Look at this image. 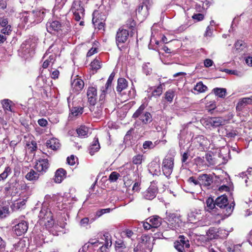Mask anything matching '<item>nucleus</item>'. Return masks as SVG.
Listing matches in <instances>:
<instances>
[{
	"instance_id": "obj_18",
	"label": "nucleus",
	"mask_w": 252,
	"mask_h": 252,
	"mask_svg": "<svg viewBox=\"0 0 252 252\" xmlns=\"http://www.w3.org/2000/svg\"><path fill=\"white\" fill-rule=\"evenodd\" d=\"M53 214L51 211L48 208L44 206L42 207L38 217L42 221L45 219H49V218H51Z\"/></svg>"
},
{
	"instance_id": "obj_35",
	"label": "nucleus",
	"mask_w": 252,
	"mask_h": 252,
	"mask_svg": "<svg viewBox=\"0 0 252 252\" xmlns=\"http://www.w3.org/2000/svg\"><path fill=\"white\" fill-rule=\"evenodd\" d=\"M12 101L9 99H3L1 101V104L4 110L12 111L11 109Z\"/></svg>"
},
{
	"instance_id": "obj_5",
	"label": "nucleus",
	"mask_w": 252,
	"mask_h": 252,
	"mask_svg": "<svg viewBox=\"0 0 252 252\" xmlns=\"http://www.w3.org/2000/svg\"><path fill=\"white\" fill-rule=\"evenodd\" d=\"M174 167V159L169 157L163 159L162 162V171L164 175L168 177L171 174Z\"/></svg>"
},
{
	"instance_id": "obj_32",
	"label": "nucleus",
	"mask_w": 252,
	"mask_h": 252,
	"mask_svg": "<svg viewBox=\"0 0 252 252\" xmlns=\"http://www.w3.org/2000/svg\"><path fill=\"white\" fill-rule=\"evenodd\" d=\"M194 90L198 93H203L207 90V87L204 85L202 82H199L194 86Z\"/></svg>"
},
{
	"instance_id": "obj_22",
	"label": "nucleus",
	"mask_w": 252,
	"mask_h": 252,
	"mask_svg": "<svg viewBox=\"0 0 252 252\" xmlns=\"http://www.w3.org/2000/svg\"><path fill=\"white\" fill-rule=\"evenodd\" d=\"M127 87V81L124 78H119L118 80L116 90L118 93H121Z\"/></svg>"
},
{
	"instance_id": "obj_57",
	"label": "nucleus",
	"mask_w": 252,
	"mask_h": 252,
	"mask_svg": "<svg viewBox=\"0 0 252 252\" xmlns=\"http://www.w3.org/2000/svg\"><path fill=\"white\" fill-rule=\"evenodd\" d=\"M67 163L71 165H73L75 163V158L73 155H71L70 157L67 158Z\"/></svg>"
},
{
	"instance_id": "obj_64",
	"label": "nucleus",
	"mask_w": 252,
	"mask_h": 252,
	"mask_svg": "<svg viewBox=\"0 0 252 252\" xmlns=\"http://www.w3.org/2000/svg\"><path fill=\"white\" fill-rule=\"evenodd\" d=\"M89 222V219L88 218H84L80 221V225L83 226H86Z\"/></svg>"
},
{
	"instance_id": "obj_13",
	"label": "nucleus",
	"mask_w": 252,
	"mask_h": 252,
	"mask_svg": "<svg viewBox=\"0 0 252 252\" xmlns=\"http://www.w3.org/2000/svg\"><path fill=\"white\" fill-rule=\"evenodd\" d=\"M28 222L22 220L13 227V230L17 236L24 234L28 230Z\"/></svg>"
},
{
	"instance_id": "obj_9",
	"label": "nucleus",
	"mask_w": 252,
	"mask_h": 252,
	"mask_svg": "<svg viewBox=\"0 0 252 252\" xmlns=\"http://www.w3.org/2000/svg\"><path fill=\"white\" fill-rule=\"evenodd\" d=\"M64 27L58 21L48 22L46 24L47 31L53 34H55L56 32H59L60 31L63 32Z\"/></svg>"
},
{
	"instance_id": "obj_20",
	"label": "nucleus",
	"mask_w": 252,
	"mask_h": 252,
	"mask_svg": "<svg viewBox=\"0 0 252 252\" xmlns=\"http://www.w3.org/2000/svg\"><path fill=\"white\" fill-rule=\"evenodd\" d=\"M47 147L54 151H56L60 148V143L59 140L56 138H52L48 140L46 142Z\"/></svg>"
},
{
	"instance_id": "obj_50",
	"label": "nucleus",
	"mask_w": 252,
	"mask_h": 252,
	"mask_svg": "<svg viewBox=\"0 0 252 252\" xmlns=\"http://www.w3.org/2000/svg\"><path fill=\"white\" fill-rule=\"evenodd\" d=\"M162 87L161 85H160L153 91L152 94L154 96H159L162 94Z\"/></svg>"
},
{
	"instance_id": "obj_3",
	"label": "nucleus",
	"mask_w": 252,
	"mask_h": 252,
	"mask_svg": "<svg viewBox=\"0 0 252 252\" xmlns=\"http://www.w3.org/2000/svg\"><path fill=\"white\" fill-rule=\"evenodd\" d=\"M145 108V105L142 104L133 114L132 118L134 119L138 118L143 124H147L152 121V117L150 113L144 111Z\"/></svg>"
},
{
	"instance_id": "obj_54",
	"label": "nucleus",
	"mask_w": 252,
	"mask_h": 252,
	"mask_svg": "<svg viewBox=\"0 0 252 252\" xmlns=\"http://www.w3.org/2000/svg\"><path fill=\"white\" fill-rule=\"evenodd\" d=\"M11 31V26L9 25L3 27V28L1 30V32L4 34L9 35Z\"/></svg>"
},
{
	"instance_id": "obj_6",
	"label": "nucleus",
	"mask_w": 252,
	"mask_h": 252,
	"mask_svg": "<svg viewBox=\"0 0 252 252\" xmlns=\"http://www.w3.org/2000/svg\"><path fill=\"white\" fill-rule=\"evenodd\" d=\"M158 190V187L152 184L145 191L142 192L143 198L146 200H152L156 197Z\"/></svg>"
},
{
	"instance_id": "obj_17",
	"label": "nucleus",
	"mask_w": 252,
	"mask_h": 252,
	"mask_svg": "<svg viewBox=\"0 0 252 252\" xmlns=\"http://www.w3.org/2000/svg\"><path fill=\"white\" fill-rule=\"evenodd\" d=\"M252 104V96L250 97H245L239 99L237 106L236 110L241 111L242 109L248 104Z\"/></svg>"
},
{
	"instance_id": "obj_56",
	"label": "nucleus",
	"mask_w": 252,
	"mask_h": 252,
	"mask_svg": "<svg viewBox=\"0 0 252 252\" xmlns=\"http://www.w3.org/2000/svg\"><path fill=\"white\" fill-rule=\"evenodd\" d=\"M174 97V94L172 92H167L165 94V99L168 101H172Z\"/></svg>"
},
{
	"instance_id": "obj_25",
	"label": "nucleus",
	"mask_w": 252,
	"mask_h": 252,
	"mask_svg": "<svg viewBox=\"0 0 252 252\" xmlns=\"http://www.w3.org/2000/svg\"><path fill=\"white\" fill-rule=\"evenodd\" d=\"M149 171L153 176H159L160 175V166L157 163H154L150 165Z\"/></svg>"
},
{
	"instance_id": "obj_14",
	"label": "nucleus",
	"mask_w": 252,
	"mask_h": 252,
	"mask_svg": "<svg viewBox=\"0 0 252 252\" xmlns=\"http://www.w3.org/2000/svg\"><path fill=\"white\" fill-rule=\"evenodd\" d=\"M49 167V163L47 159H39L35 165L34 168L39 172L42 173L46 172Z\"/></svg>"
},
{
	"instance_id": "obj_33",
	"label": "nucleus",
	"mask_w": 252,
	"mask_h": 252,
	"mask_svg": "<svg viewBox=\"0 0 252 252\" xmlns=\"http://www.w3.org/2000/svg\"><path fill=\"white\" fill-rule=\"evenodd\" d=\"M213 91L216 95L222 98L225 97L226 93V90L224 88H216L214 89Z\"/></svg>"
},
{
	"instance_id": "obj_49",
	"label": "nucleus",
	"mask_w": 252,
	"mask_h": 252,
	"mask_svg": "<svg viewBox=\"0 0 252 252\" xmlns=\"http://www.w3.org/2000/svg\"><path fill=\"white\" fill-rule=\"evenodd\" d=\"M235 47L237 50H242L245 47V44L242 40H238L235 44Z\"/></svg>"
},
{
	"instance_id": "obj_62",
	"label": "nucleus",
	"mask_w": 252,
	"mask_h": 252,
	"mask_svg": "<svg viewBox=\"0 0 252 252\" xmlns=\"http://www.w3.org/2000/svg\"><path fill=\"white\" fill-rule=\"evenodd\" d=\"M213 61L210 59H206L204 61V65L206 67H208L212 66L213 64Z\"/></svg>"
},
{
	"instance_id": "obj_12",
	"label": "nucleus",
	"mask_w": 252,
	"mask_h": 252,
	"mask_svg": "<svg viewBox=\"0 0 252 252\" xmlns=\"http://www.w3.org/2000/svg\"><path fill=\"white\" fill-rule=\"evenodd\" d=\"M200 180V187H203L207 189H210L211 184L213 183V176L210 174H203L200 175L198 177Z\"/></svg>"
},
{
	"instance_id": "obj_38",
	"label": "nucleus",
	"mask_w": 252,
	"mask_h": 252,
	"mask_svg": "<svg viewBox=\"0 0 252 252\" xmlns=\"http://www.w3.org/2000/svg\"><path fill=\"white\" fill-rule=\"evenodd\" d=\"M220 71H224L229 74L235 75L238 77H241L243 75V73L242 72L238 71L237 70H230L228 69H222L220 68Z\"/></svg>"
},
{
	"instance_id": "obj_37",
	"label": "nucleus",
	"mask_w": 252,
	"mask_h": 252,
	"mask_svg": "<svg viewBox=\"0 0 252 252\" xmlns=\"http://www.w3.org/2000/svg\"><path fill=\"white\" fill-rule=\"evenodd\" d=\"M195 142H197L199 146V147L203 148L206 146L207 143V140L203 136H199L195 138Z\"/></svg>"
},
{
	"instance_id": "obj_60",
	"label": "nucleus",
	"mask_w": 252,
	"mask_h": 252,
	"mask_svg": "<svg viewBox=\"0 0 252 252\" xmlns=\"http://www.w3.org/2000/svg\"><path fill=\"white\" fill-rule=\"evenodd\" d=\"M213 29H211L209 26H208L206 29V31L204 33L205 36H211L212 35Z\"/></svg>"
},
{
	"instance_id": "obj_16",
	"label": "nucleus",
	"mask_w": 252,
	"mask_h": 252,
	"mask_svg": "<svg viewBox=\"0 0 252 252\" xmlns=\"http://www.w3.org/2000/svg\"><path fill=\"white\" fill-rule=\"evenodd\" d=\"M84 86V81L80 78H76L74 79L71 83V87L73 91L77 93L82 90L83 89Z\"/></svg>"
},
{
	"instance_id": "obj_27",
	"label": "nucleus",
	"mask_w": 252,
	"mask_h": 252,
	"mask_svg": "<svg viewBox=\"0 0 252 252\" xmlns=\"http://www.w3.org/2000/svg\"><path fill=\"white\" fill-rule=\"evenodd\" d=\"M206 203L208 208V211L210 210L215 213L217 212L216 205V199L214 200L212 197H210L206 200Z\"/></svg>"
},
{
	"instance_id": "obj_63",
	"label": "nucleus",
	"mask_w": 252,
	"mask_h": 252,
	"mask_svg": "<svg viewBox=\"0 0 252 252\" xmlns=\"http://www.w3.org/2000/svg\"><path fill=\"white\" fill-rule=\"evenodd\" d=\"M96 48H92L87 53V57H91L93 54H94L95 53H96L97 51Z\"/></svg>"
},
{
	"instance_id": "obj_59",
	"label": "nucleus",
	"mask_w": 252,
	"mask_h": 252,
	"mask_svg": "<svg viewBox=\"0 0 252 252\" xmlns=\"http://www.w3.org/2000/svg\"><path fill=\"white\" fill-rule=\"evenodd\" d=\"M38 124L41 126H45L47 125L48 122L46 120L42 118L38 120Z\"/></svg>"
},
{
	"instance_id": "obj_51",
	"label": "nucleus",
	"mask_w": 252,
	"mask_h": 252,
	"mask_svg": "<svg viewBox=\"0 0 252 252\" xmlns=\"http://www.w3.org/2000/svg\"><path fill=\"white\" fill-rule=\"evenodd\" d=\"M126 26L128 28L133 30L136 26V23L133 19H129L126 21Z\"/></svg>"
},
{
	"instance_id": "obj_31",
	"label": "nucleus",
	"mask_w": 252,
	"mask_h": 252,
	"mask_svg": "<svg viewBox=\"0 0 252 252\" xmlns=\"http://www.w3.org/2000/svg\"><path fill=\"white\" fill-rule=\"evenodd\" d=\"M207 235L208 238L210 240L217 239L219 237L217 229L214 228H210L207 232Z\"/></svg>"
},
{
	"instance_id": "obj_24",
	"label": "nucleus",
	"mask_w": 252,
	"mask_h": 252,
	"mask_svg": "<svg viewBox=\"0 0 252 252\" xmlns=\"http://www.w3.org/2000/svg\"><path fill=\"white\" fill-rule=\"evenodd\" d=\"M100 149V145L98 142V138L95 137L89 148V153L92 156L94 153L97 152Z\"/></svg>"
},
{
	"instance_id": "obj_43",
	"label": "nucleus",
	"mask_w": 252,
	"mask_h": 252,
	"mask_svg": "<svg viewBox=\"0 0 252 252\" xmlns=\"http://www.w3.org/2000/svg\"><path fill=\"white\" fill-rule=\"evenodd\" d=\"M120 177V175L119 173L117 172L114 171L112 172L109 176V180L110 182H116L119 177Z\"/></svg>"
},
{
	"instance_id": "obj_4",
	"label": "nucleus",
	"mask_w": 252,
	"mask_h": 252,
	"mask_svg": "<svg viewBox=\"0 0 252 252\" xmlns=\"http://www.w3.org/2000/svg\"><path fill=\"white\" fill-rule=\"evenodd\" d=\"M81 1L79 0H74L71 5L70 11L74 15V18L77 21H79L84 15V9L81 5Z\"/></svg>"
},
{
	"instance_id": "obj_40",
	"label": "nucleus",
	"mask_w": 252,
	"mask_h": 252,
	"mask_svg": "<svg viewBox=\"0 0 252 252\" xmlns=\"http://www.w3.org/2000/svg\"><path fill=\"white\" fill-rule=\"evenodd\" d=\"M92 22L95 28H97L99 30L103 29L104 24L101 22H99L98 20L97 19H95L94 16L93 18Z\"/></svg>"
},
{
	"instance_id": "obj_23",
	"label": "nucleus",
	"mask_w": 252,
	"mask_h": 252,
	"mask_svg": "<svg viewBox=\"0 0 252 252\" xmlns=\"http://www.w3.org/2000/svg\"><path fill=\"white\" fill-rule=\"evenodd\" d=\"M150 225L152 227L157 228L159 227L162 222V219L158 216H154L149 218Z\"/></svg>"
},
{
	"instance_id": "obj_39",
	"label": "nucleus",
	"mask_w": 252,
	"mask_h": 252,
	"mask_svg": "<svg viewBox=\"0 0 252 252\" xmlns=\"http://www.w3.org/2000/svg\"><path fill=\"white\" fill-rule=\"evenodd\" d=\"M9 213V208L6 206L0 207V218L6 217Z\"/></svg>"
},
{
	"instance_id": "obj_15",
	"label": "nucleus",
	"mask_w": 252,
	"mask_h": 252,
	"mask_svg": "<svg viewBox=\"0 0 252 252\" xmlns=\"http://www.w3.org/2000/svg\"><path fill=\"white\" fill-rule=\"evenodd\" d=\"M97 96V90L95 88L89 87L87 91V96L90 104L93 106L96 103V98Z\"/></svg>"
},
{
	"instance_id": "obj_1",
	"label": "nucleus",
	"mask_w": 252,
	"mask_h": 252,
	"mask_svg": "<svg viewBox=\"0 0 252 252\" xmlns=\"http://www.w3.org/2000/svg\"><path fill=\"white\" fill-rule=\"evenodd\" d=\"M216 205L217 213L218 215L221 214L225 217H228L232 214L235 204L234 202L229 204L227 196L223 195L216 199Z\"/></svg>"
},
{
	"instance_id": "obj_34",
	"label": "nucleus",
	"mask_w": 252,
	"mask_h": 252,
	"mask_svg": "<svg viewBox=\"0 0 252 252\" xmlns=\"http://www.w3.org/2000/svg\"><path fill=\"white\" fill-rule=\"evenodd\" d=\"M9 184L15 189V191H18V185L19 184V180L16 177H12L8 182Z\"/></svg>"
},
{
	"instance_id": "obj_48",
	"label": "nucleus",
	"mask_w": 252,
	"mask_h": 252,
	"mask_svg": "<svg viewBox=\"0 0 252 252\" xmlns=\"http://www.w3.org/2000/svg\"><path fill=\"white\" fill-rule=\"evenodd\" d=\"M54 60L53 56H50L42 64V67L44 68H47L48 66L50 65V63H53Z\"/></svg>"
},
{
	"instance_id": "obj_44",
	"label": "nucleus",
	"mask_w": 252,
	"mask_h": 252,
	"mask_svg": "<svg viewBox=\"0 0 252 252\" xmlns=\"http://www.w3.org/2000/svg\"><path fill=\"white\" fill-rule=\"evenodd\" d=\"M143 160V156L141 155H137L135 156L132 158V162L134 164H140Z\"/></svg>"
},
{
	"instance_id": "obj_19",
	"label": "nucleus",
	"mask_w": 252,
	"mask_h": 252,
	"mask_svg": "<svg viewBox=\"0 0 252 252\" xmlns=\"http://www.w3.org/2000/svg\"><path fill=\"white\" fill-rule=\"evenodd\" d=\"M17 193H18V191H15V189L8 182L5 184L3 189V193L5 197H11Z\"/></svg>"
},
{
	"instance_id": "obj_42",
	"label": "nucleus",
	"mask_w": 252,
	"mask_h": 252,
	"mask_svg": "<svg viewBox=\"0 0 252 252\" xmlns=\"http://www.w3.org/2000/svg\"><path fill=\"white\" fill-rule=\"evenodd\" d=\"M92 69L97 70L101 67L100 62L98 59H95L91 63Z\"/></svg>"
},
{
	"instance_id": "obj_7",
	"label": "nucleus",
	"mask_w": 252,
	"mask_h": 252,
	"mask_svg": "<svg viewBox=\"0 0 252 252\" xmlns=\"http://www.w3.org/2000/svg\"><path fill=\"white\" fill-rule=\"evenodd\" d=\"M204 124L210 128L218 127L224 125L225 121L220 117H208L204 120Z\"/></svg>"
},
{
	"instance_id": "obj_29",
	"label": "nucleus",
	"mask_w": 252,
	"mask_h": 252,
	"mask_svg": "<svg viewBox=\"0 0 252 252\" xmlns=\"http://www.w3.org/2000/svg\"><path fill=\"white\" fill-rule=\"evenodd\" d=\"M115 75V73L114 72H112L111 74L110 75L105 86V90H104L103 91L111 92L112 82L113 80L114 79Z\"/></svg>"
},
{
	"instance_id": "obj_45",
	"label": "nucleus",
	"mask_w": 252,
	"mask_h": 252,
	"mask_svg": "<svg viewBox=\"0 0 252 252\" xmlns=\"http://www.w3.org/2000/svg\"><path fill=\"white\" fill-rule=\"evenodd\" d=\"M42 222L44 223L46 227L51 228L52 227L54 224V220H53V216L51 218H49V219H45L43 220Z\"/></svg>"
},
{
	"instance_id": "obj_10",
	"label": "nucleus",
	"mask_w": 252,
	"mask_h": 252,
	"mask_svg": "<svg viewBox=\"0 0 252 252\" xmlns=\"http://www.w3.org/2000/svg\"><path fill=\"white\" fill-rule=\"evenodd\" d=\"M147 1L140 4L136 10L137 16L142 20L145 19L149 15V6L146 4Z\"/></svg>"
},
{
	"instance_id": "obj_55",
	"label": "nucleus",
	"mask_w": 252,
	"mask_h": 252,
	"mask_svg": "<svg viewBox=\"0 0 252 252\" xmlns=\"http://www.w3.org/2000/svg\"><path fill=\"white\" fill-rule=\"evenodd\" d=\"M104 90H105V88H102L101 89V94L100 95V96H99V101H100V104H102L104 99H105V94L106 93H110V92H106V91H103Z\"/></svg>"
},
{
	"instance_id": "obj_21",
	"label": "nucleus",
	"mask_w": 252,
	"mask_h": 252,
	"mask_svg": "<svg viewBox=\"0 0 252 252\" xmlns=\"http://www.w3.org/2000/svg\"><path fill=\"white\" fill-rule=\"evenodd\" d=\"M66 172L65 170L63 168L58 169L55 175L54 181L56 183H60L65 178Z\"/></svg>"
},
{
	"instance_id": "obj_52",
	"label": "nucleus",
	"mask_w": 252,
	"mask_h": 252,
	"mask_svg": "<svg viewBox=\"0 0 252 252\" xmlns=\"http://www.w3.org/2000/svg\"><path fill=\"white\" fill-rule=\"evenodd\" d=\"M155 147L154 144L151 141H146L143 144V147L144 149H149L153 148Z\"/></svg>"
},
{
	"instance_id": "obj_58",
	"label": "nucleus",
	"mask_w": 252,
	"mask_h": 252,
	"mask_svg": "<svg viewBox=\"0 0 252 252\" xmlns=\"http://www.w3.org/2000/svg\"><path fill=\"white\" fill-rule=\"evenodd\" d=\"M188 181L189 183H193L195 185H199L200 187V183H199L200 180L198 179L195 180L193 177H190L189 178Z\"/></svg>"
},
{
	"instance_id": "obj_47",
	"label": "nucleus",
	"mask_w": 252,
	"mask_h": 252,
	"mask_svg": "<svg viewBox=\"0 0 252 252\" xmlns=\"http://www.w3.org/2000/svg\"><path fill=\"white\" fill-rule=\"evenodd\" d=\"M174 247L179 252H186L185 248L184 245L180 244L178 242H175L174 243Z\"/></svg>"
},
{
	"instance_id": "obj_53",
	"label": "nucleus",
	"mask_w": 252,
	"mask_h": 252,
	"mask_svg": "<svg viewBox=\"0 0 252 252\" xmlns=\"http://www.w3.org/2000/svg\"><path fill=\"white\" fill-rule=\"evenodd\" d=\"M204 16L202 13L194 14L192 15V18L197 22L201 21L204 19Z\"/></svg>"
},
{
	"instance_id": "obj_28",
	"label": "nucleus",
	"mask_w": 252,
	"mask_h": 252,
	"mask_svg": "<svg viewBox=\"0 0 252 252\" xmlns=\"http://www.w3.org/2000/svg\"><path fill=\"white\" fill-rule=\"evenodd\" d=\"M39 176V174L36 172L33 169H31L26 175V178L29 181L37 180Z\"/></svg>"
},
{
	"instance_id": "obj_46",
	"label": "nucleus",
	"mask_w": 252,
	"mask_h": 252,
	"mask_svg": "<svg viewBox=\"0 0 252 252\" xmlns=\"http://www.w3.org/2000/svg\"><path fill=\"white\" fill-rule=\"evenodd\" d=\"M42 222L44 223L46 227L51 228L52 227L54 224V220H53V216L51 218H49V219H45L43 220Z\"/></svg>"
},
{
	"instance_id": "obj_8",
	"label": "nucleus",
	"mask_w": 252,
	"mask_h": 252,
	"mask_svg": "<svg viewBox=\"0 0 252 252\" xmlns=\"http://www.w3.org/2000/svg\"><path fill=\"white\" fill-rule=\"evenodd\" d=\"M167 223L169 228L175 230L180 226L181 220L176 214L169 213L167 217Z\"/></svg>"
},
{
	"instance_id": "obj_11",
	"label": "nucleus",
	"mask_w": 252,
	"mask_h": 252,
	"mask_svg": "<svg viewBox=\"0 0 252 252\" xmlns=\"http://www.w3.org/2000/svg\"><path fill=\"white\" fill-rule=\"evenodd\" d=\"M129 36V32L124 29H119L116 36V41L117 45L125 43Z\"/></svg>"
},
{
	"instance_id": "obj_41",
	"label": "nucleus",
	"mask_w": 252,
	"mask_h": 252,
	"mask_svg": "<svg viewBox=\"0 0 252 252\" xmlns=\"http://www.w3.org/2000/svg\"><path fill=\"white\" fill-rule=\"evenodd\" d=\"M83 110V108L82 107H73L71 110V114L75 116H77L82 114Z\"/></svg>"
},
{
	"instance_id": "obj_26",
	"label": "nucleus",
	"mask_w": 252,
	"mask_h": 252,
	"mask_svg": "<svg viewBox=\"0 0 252 252\" xmlns=\"http://www.w3.org/2000/svg\"><path fill=\"white\" fill-rule=\"evenodd\" d=\"M201 218V217L200 214L195 212H191L189 214L188 219L190 223H195L199 221Z\"/></svg>"
},
{
	"instance_id": "obj_36",
	"label": "nucleus",
	"mask_w": 252,
	"mask_h": 252,
	"mask_svg": "<svg viewBox=\"0 0 252 252\" xmlns=\"http://www.w3.org/2000/svg\"><path fill=\"white\" fill-rule=\"evenodd\" d=\"M176 242H178L180 244L184 245L185 246V248H186L187 249H189L190 247L189 241L184 236H180L179 237V240L176 241Z\"/></svg>"
},
{
	"instance_id": "obj_30",
	"label": "nucleus",
	"mask_w": 252,
	"mask_h": 252,
	"mask_svg": "<svg viewBox=\"0 0 252 252\" xmlns=\"http://www.w3.org/2000/svg\"><path fill=\"white\" fill-rule=\"evenodd\" d=\"M88 131L89 128L85 126H81L76 130L78 136L81 137L87 136Z\"/></svg>"
},
{
	"instance_id": "obj_61",
	"label": "nucleus",
	"mask_w": 252,
	"mask_h": 252,
	"mask_svg": "<svg viewBox=\"0 0 252 252\" xmlns=\"http://www.w3.org/2000/svg\"><path fill=\"white\" fill-rule=\"evenodd\" d=\"M189 154L188 153V152H185L183 155H182V162L183 163H186V162L187 161V159H188L189 157Z\"/></svg>"
},
{
	"instance_id": "obj_2",
	"label": "nucleus",
	"mask_w": 252,
	"mask_h": 252,
	"mask_svg": "<svg viewBox=\"0 0 252 252\" xmlns=\"http://www.w3.org/2000/svg\"><path fill=\"white\" fill-rule=\"evenodd\" d=\"M44 12L39 10H33L30 12H26L23 18V22L25 24H34L40 22L43 18Z\"/></svg>"
}]
</instances>
